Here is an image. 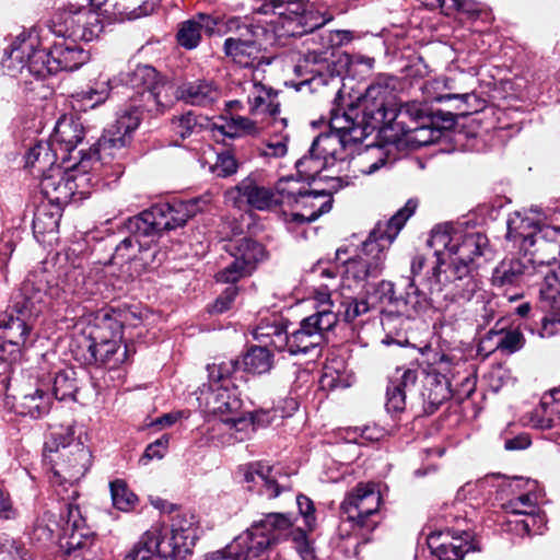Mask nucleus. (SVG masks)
Returning a JSON list of instances; mask_svg holds the SVG:
<instances>
[{
    "instance_id": "nucleus-37",
    "label": "nucleus",
    "mask_w": 560,
    "mask_h": 560,
    "mask_svg": "<svg viewBox=\"0 0 560 560\" xmlns=\"http://www.w3.org/2000/svg\"><path fill=\"white\" fill-rule=\"evenodd\" d=\"M224 248L231 258L244 262L245 266H248L253 270L256 269L257 264L265 257L264 246L257 241L246 236L230 240L224 245Z\"/></svg>"
},
{
    "instance_id": "nucleus-10",
    "label": "nucleus",
    "mask_w": 560,
    "mask_h": 560,
    "mask_svg": "<svg viewBox=\"0 0 560 560\" xmlns=\"http://www.w3.org/2000/svg\"><path fill=\"white\" fill-rule=\"evenodd\" d=\"M308 186L293 176H287L277 182L276 189L280 206L290 209L289 214L284 212L287 221L299 224L310 223L330 211L331 195L325 189L311 190Z\"/></svg>"
},
{
    "instance_id": "nucleus-11",
    "label": "nucleus",
    "mask_w": 560,
    "mask_h": 560,
    "mask_svg": "<svg viewBox=\"0 0 560 560\" xmlns=\"http://www.w3.org/2000/svg\"><path fill=\"white\" fill-rule=\"evenodd\" d=\"M55 491L65 502V511L60 514V549L69 556L74 555L88 560V555L94 553L96 536L86 525L80 506L75 503L79 491L77 488H57Z\"/></svg>"
},
{
    "instance_id": "nucleus-8",
    "label": "nucleus",
    "mask_w": 560,
    "mask_h": 560,
    "mask_svg": "<svg viewBox=\"0 0 560 560\" xmlns=\"http://www.w3.org/2000/svg\"><path fill=\"white\" fill-rule=\"evenodd\" d=\"M417 203L408 200L385 224L378 222L362 243L360 254L345 262L347 279L366 281L381 275L386 257V248L394 242L406 221L413 214Z\"/></svg>"
},
{
    "instance_id": "nucleus-42",
    "label": "nucleus",
    "mask_w": 560,
    "mask_h": 560,
    "mask_svg": "<svg viewBox=\"0 0 560 560\" xmlns=\"http://www.w3.org/2000/svg\"><path fill=\"white\" fill-rule=\"evenodd\" d=\"M535 252L542 256V259H556L560 255V226L539 225L534 238Z\"/></svg>"
},
{
    "instance_id": "nucleus-49",
    "label": "nucleus",
    "mask_w": 560,
    "mask_h": 560,
    "mask_svg": "<svg viewBox=\"0 0 560 560\" xmlns=\"http://www.w3.org/2000/svg\"><path fill=\"white\" fill-rule=\"evenodd\" d=\"M108 95V81H98L86 90L75 92L72 97L78 104L79 108L85 110L88 108H95L100 104H103L107 100Z\"/></svg>"
},
{
    "instance_id": "nucleus-34",
    "label": "nucleus",
    "mask_w": 560,
    "mask_h": 560,
    "mask_svg": "<svg viewBox=\"0 0 560 560\" xmlns=\"http://www.w3.org/2000/svg\"><path fill=\"white\" fill-rule=\"evenodd\" d=\"M57 148L50 142L39 141L25 155V167L31 170L34 176L43 177L51 172L52 167H61L57 164Z\"/></svg>"
},
{
    "instance_id": "nucleus-43",
    "label": "nucleus",
    "mask_w": 560,
    "mask_h": 560,
    "mask_svg": "<svg viewBox=\"0 0 560 560\" xmlns=\"http://www.w3.org/2000/svg\"><path fill=\"white\" fill-rule=\"evenodd\" d=\"M62 206L50 202L40 203L33 218V231L35 234L55 233L61 219Z\"/></svg>"
},
{
    "instance_id": "nucleus-40",
    "label": "nucleus",
    "mask_w": 560,
    "mask_h": 560,
    "mask_svg": "<svg viewBox=\"0 0 560 560\" xmlns=\"http://www.w3.org/2000/svg\"><path fill=\"white\" fill-rule=\"evenodd\" d=\"M538 226L539 224L533 219L515 212L508 220L506 237L512 241H520L522 247L528 249V247L535 246L534 238H536Z\"/></svg>"
},
{
    "instance_id": "nucleus-33",
    "label": "nucleus",
    "mask_w": 560,
    "mask_h": 560,
    "mask_svg": "<svg viewBox=\"0 0 560 560\" xmlns=\"http://www.w3.org/2000/svg\"><path fill=\"white\" fill-rule=\"evenodd\" d=\"M84 138V127L79 119L63 116L58 119L54 133L51 136V144L59 147L65 153L73 151Z\"/></svg>"
},
{
    "instance_id": "nucleus-58",
    "label": "nucleus",
    "mask_w": 560,
    "mask_h": 560,
    "mask_svg": "<svg viewBox=\"0 0 560 560\" xmlns=\"http://www.w3.org/2000/svg\"><path fill=\"white\" fill-rule=\"evenodd\" d=\"M289 135L280 131L271 136L264 147L260 149V154L266 158H282L288 152Z\"/></svg>"
},
{
    "instance_id": "nucleus-27",
    "label": "nucleus",
    "mask_w": 560,
    "mask_h": 560,
    "mask_svg": "<svg viewBox=\"0 0 560 560\" xmlns=\"http://www.w3.org/2000/svg\"><path fill=\"white\" fill-rule=\"evenodd\" d=\"M248 110L253 116L267 114L275 126L287 127V118H279L278 93L261 83H252L247 94Z\"/></svg>"
},
{
    "instance_id": "nucleus-17",
    "label": "nucleus",
    "mask_w": 560,
    "mask_h": 560,
    "mask_svg": "<svg viewBox=\"0 0 560 560\" xmlns=\"http://www.w3.org/2000/svg\"><path fill=\"white\" fill-rule=\"evenodd\" d=\"M336 326V317L331 313L315 312L304 318L300 328L291 335L287 332L285 350L291 354H306L316 349L324 340V334Z\"/></svg>"
},
{
    "instance_id": "nucleus-5",
    "label": "nucleus",
    "mask_w": 560,
    "mask_h": 560,
    "mask_svg": "<svg viewBox=\"0 0 560 560\" xmlns=\"http://www.w3.org/2000/svg\"><path fill=\"white\" fill-rule=\"evenodd\" d=\"M72 425L54 429L44 443L43 464L55 489L75 488L92 464V454Z\"/></svg>"
},
{
    "instance_id": "nucleus-30",
    "label": "nucleus",
    "mask_w": 560,
    "mask_h": 560,
    "mask_svg": "<svg viewBox=\"0 0 560 560\" xmlns=\"http://www.w3.org/2000/svg\"><path fill=\"white\" fill-rule=\"evenodd\" d=\"M173 96L174 102L183 101L192 106H209L219 100L220 92L212 81L198 79L178 86L173 85Z\"/></svg>"
},
{
    "instance_id": "nucleus-39",
    "label": "nucleus",
    "mask_w": 560,
    "mask_h": 560,
    "mask_svg": "<svg viewBox=\"0 0 560 560\" xmlns=\"http://www.w3.org/2000/svg\"><path fill=\"white\" fill-rule=\"evenodd\" d=\"M423 395V408L428 415L434 413L439 407L452 396L448 380L444 375H429Z\"/></svg>"
},
{
    "instance_id": "nucleus-3",
    "label": "nucleus",
    "mask_w": 560,
    "mask_h": 560,
    "mask_svg": "<svg viewBox=\"0 0 560 560\" xmlns=\"http://www.w3.org/2000/svg\"><path fill=\"white\" fill-rule=\"evenodd\" d=\"M207 200L194 198L189 200H173L171 202L156 203L138 215L129 218L125 225L130 233L120 241L112 256L114 264L127 266V271L133 269L139 250L140 238L155 241L164 231L182 228L197 213L203 211Z\"/></svg>"
},
{
    "instance_id": "nucleus-50",
    "label": "nucleus",
    "mask_w": 560,
    "mask_h": 560,
    "mask_svg": "<svg viewBox=\"0 0 560 560\" xmlns=\"http://www.w3.org/2000/svg\"><path fill=\"white\" fill-rule=\"evenodd\" d=\"M272 354L267 347H252L243 358L244 370L253 374H264L272 368Z\"/></svg>"
},
{
    "instance_id": "nucleus-18",
    "label": "nucleus",
    "mask_w": 560,
    "mask_h": 560,
    "mask_svg": "<svg viewBox=\"0 0 560 560\" xmlns=\"http://www.w3.org/2000/svg\"><path fill=\"white\" fill-rule=\"evenodd\" d=\"M427 544L439 560H464L468 552L479 550L472 534L467 529L431 533Z\"/></svg>"
},
{
    "instance_id": "nucleus-59",
    "label": "nucleus",
    "mask_w": 560,
    "mask_h": 560,
    "mask_svg": "<svg viewBox=\"0 0 560 560\" xmlns=\"http://www.w3.org/2000/svg\"><path fill=\"white\" fill-rule=\"evenodd\" d=\"M168 444V434H163L161 438L150 443L145 447L143 455L139 459V463L141 465H148L152 459H162L167 452Z\"/></svg>"
},
{
    "instance_id": "nucleus-13",
    "label": "nucleus",
    "mask_w": 560,
    "mask_h": 560,
    "mask_svg": "<svg viewBox=\"0 0 560 560\" xmlns=\"http://www.w3.org/2000/svg\"><path fill=\"white\" fill-rule=\"evenodd\" d=\"M226 28L233 35L226 37L223 43L225 57L243 68L259 63L262 57L261 38L267 34V28L246 23L236 16L226 21Z\"/></svg>"
},
{
    "instance_id": "nucleus-46",
    "label": "nucleus",
    "mask_w": 560,
    "mask_h": 560,
    "mask_svg": "<svg viewBox=\"0 0 560 560\" xmlns=\"http://www.w3.org/2000/svg\"><path fill=\"white\" fill-rule=\"evenodd\" d=\"M339 300L335 308L337 323L343 320L351 323L358 317L366 314L370 310V303L366 298L338 295Z\"/></svg>"
},
{
    "instance_id": "nucleus-52",
    "label": "nucleus",
    "mask_w": 560,
    "mask_h": 560,
    "mask_svg": "<svg viewBox=\"0 0 560 560\" xmlns=\"http://www.w3.org/2000/svg\"><path fill=\"white\" fill-rule=\"evenodd\" d=\"M110 497L114 508L121 512H130L138 504V497L129 489L124 479L109 482Z\"/></svg>"
},
{
    "instance_id": "nucleus-45",
    "label": "nucleus",
    "mask_w": 560,
    "mask_h": 560,
    "mask_svg": "<svg viewBox=\"0 0 560 560\" xmlns=\"http://www.w3.org/2000/svg\"><path fill=\"white\" fill-rule=\"evenodd\" d=\"M295 167L299 175L298 179L310 185L323 170L331 167V165L317 151H313V147H311L308 153L296 161Z\"/></svg>"
},
{
    "instance_id": "nucleus-1",
    "label": "nucleus",
    "mask_w": 560,
    "mask_h": 560,
    "mask_svg": "<svg viewBox=\"0 0 560 560\" xmlns=\"http://www.w3.org/2000/svg\"><path fill=\"white\" fill-rule=\"evenodd\" d=\"M254 13L277 15L275 21L282 35L301 37L308 34L303 55L304 67L312 74L308 82L313 85L332 84L336 89L334 106L330 109L327 133L317 136L312 145L331 166L345 160L343 152L350 144L362 142L375 130L399 128L409 135L424 128L418 120L422 118L417 106L405 105L398 110L394 107V90L388 81L378 78L371 83L358 106H349L340 114L337 102L341 98V79L334 61L336 45L342 44V37L349 38V32L327 31L320 27L318 19L306 10L305 0H252Z\"/></svg>"
},
{
    "instance_id": "nucleus-35",
    "label": "nucleus",
    "mask_w": 560,
    "mask_h": 560,
    "mask_svg": "<svg viewBox=\"0 0 560 560\" xmlns=\"http://www.w3.org/2000/svg\"><path fill=\"white\" fill-rule=\"evenodd\" d=\"M421 285L427 290L420 289L413 279H409L404 295H400L397 300V307H400L401 312L407 316H411V313L419 314L425 312L432 307V296L439 292H431L424 285V279L421 281Z\"/></svg>"
},
{
    "instance_id": "nucleus-26",
    "label": "nucleus",
    "mask_w": 560,
    "mask_h": 560,
    "mask_svg": "<svg viewBox=\"0 0 560 560\" xmlns=\"http://www.w3.org/2000/svg\"><path fill=\"white\" fill-rule=\"evenodd\" d=\"M418 380V371L412 368L397 369L389 378L386 388L385 408L389 413H400L406 408L407 394L412 390Z\"/></svg>"
},
{
    "instance_id": "nucleus-29",
    "label": "nucleus",
    "mask_w": 560,
    "mask_h": 560,
    "mask_svg": "<svg viewBox=\"0 0 560 560\" xmlns=\"http://www.w3.org/2000/svg\"><path fill=\"white\" fill-rule=\"evenodd\" d=\"M50 380H37L35 387L26 390L18 400L16 409L22 416L34 419L46 416L51 408Z\"/></svg>"
},
{
    "instance_id": "nucleus-15",
    "label": "nucleus",
    "mask_w": 560,
    "mask_h": 560,
    "mask_svg": "<svg viewBox=\"0 0 560 560\" xmlns=\"http://www.w3.org/2000/svg\"><path fill=\"white\" fill-rule=\"evenodd\" d=\"M102 10L90 8L78 11H63L56 16L52 32L58 37H68L73 42H92L104 32L105 20Z\"/></svg>"
},
{
    "instance_id": "nucleus-47",
    "label": "nucleus",
    "mask_w": 560,
    "mask_h": 560,
    "mask_svg": "<svg viewBox=\"0 0 560 560\" xmlns=\"http://www.w3.org/2000/svg\"><path fill=\"white\" fill-rule=\"evenodd\" d=\"M505 508L513 516H528L533 523L542 522V517L537 513V494L532 491V488L511 499Z\"/></svg>"
},
{
    "instance_id": "nucleus-63",
    "label": "nucleus",
    "mask_w": 560,
    "mask_h": 560,
    "mask_svg": "<svg viewBox=\"0 0 560 560\" xmlns=\"http://www.w3.org/2000/svg\"><path fill=\"white\" fill-rule=\"evenodd\" d=\"M18 516V510L13 506L9 491L0 485V518L14 520Z\"/></svg>"
},
{
    "instance_id": "nucleus-28",
    "label": "nucleus",
    "mask_w": 560,
    "mask_h": 560,
    "mask_svg": "<svg viewBox=\"0 0 560 560\" xmlns=\"http://www.w3.org/2000/svg\"><path fill=\"white\" fill-rule=\"evenodd\" d=\"M218 25V19L208 13H197L178 25L176 39L179 46L191 50L198 47L202 35L211 36Z\"/></svg>"
},
{
    "instance_id": "nucleus-25",
    "label": "nucleus",
    "mask_w": 560,
    "mask_h": 560,
    "mask_svg": "<svg viewBox=\"0 0 560 560\" xmlns=\"http://www.w3.org/2000/svg\"><path fill=\"white\" fill-rule=\"evenodd\" d=\"M205 404L206 410L218 416L224 423V418L238 415L242 409V400L226 386L212 387L208 385L201 389L198 398Z\"/></svg>"
},
{
    "instance_id": "nucleus-60",
    "label": "nucleus",
    "mask_w": 560,
    "mask_h": 560,
    "mask_svg": "<svg viewBox=\"0 0 560 560\" xmlns=\"http://www.w3.org/2000/svg\"><path fill=\"white\" fill-rule=\"evenodd\" d=\"M0 560H28V551L22 542L4 539L0 544Z\"/></svg>"
},
{
    "instance_id": "nucleus-32",
    "label": "nucleus",
    "mask_w": 560,
    "mask_h": 560,
    "mask_svg": "<svg viewBox=\"0 0 560 560\" xmlns=\"http://www.w3.org/2000/svg\"><path fill=\"white\" fill-rule=\"evenodd\" d=\"M90 2L102 10L108 22L133 20L149 12L145 0H90Z\"/></svg>"
},
{
    "instance_id": "nucleus-38",
    "label": "nucleus",
    "mask_w": 560,
    "mask_h": 560,
    "mask_svg": "<svg viewBox=\"0 0 560 560\" xmlns=\"http://www.w3.org/2000/svg\"><path fill=\"white\" fill-rule=\"evenodd\" d=\"M536 280L542 279L539 293L547 306L560 311V266L556 269H549L545 259L537 261Z\"/></svg>"
},
{
    "instance_id": "nucleus-20",
    "label": "nucleus",
    "mask_w": 560,
    "mask_h": 560,
    "mask_svg": "<svg viewBox=\"0 0 560 560\" xmlns=\"http://www.w3.org/2000/svg\"><path fill=\"white\" fill-rule=\"evenodd\" d=\"M459 229H455L452 224H439L430 234L428 246L434 249L435 260L432 262L428 276L424 279V285L431 292H442V270L441 266L444 264L442 255L447 252L453 254L455 248L456 237Z\"/></svg>"
},
{
    "instance_id": "nucleus-19",
    "label": "nucleus",
    "mask_w": 560,
    "mask_h": 560,
    "mask_svg": "<svg viewBox=\"0 0 560 560\" xmlns=\"http://www.w3.org/2000/svg\"><path fill=\"white\" fill-rule=\"evenodd\" d=\"M244 481L248 485L259 486V493L268 499H276L283 493H292L293 487L290 477L281 472L280 468L261 462L252 463L243 468ZM252 489V486H248Z\"/></svg>"
},
{
    "instance_id": "nucleus-31",
    "label": "nucleus",
    "mask_w": 560,
    "mask_h": 560,
    "mask_svg": "<svg viewBox=\"0 0 560 560\" xmlns=\"http://www.w3.org/2000/svg\"><path fill=\"white\" fill-rule=\"evenodd\" d=\"M487 252H489V241L483 233L458 230L452 254L455 258L452 264L470 266L476 257L483 256Z\"/></svg>"
},
{
    "instance_id": "nucleus-55",
    "label": "nucleus",
    "mask_w": 560,
    "mask_h": 560,
    "mask_svg": "<svg viewBox=\"0 0 560 560\" xmlns=\"http://www.w3.org/2000/svg\"><path fill=\"white\" fill-rule=\"evenodd\" d=\"M386 154L381 145L368 147L364 153L359 154L355 164L362 174L371 175L386 164Z\"/></svg>"
},
{
    "instance_id": "nucleus-23",
    "label": "nucleus",
    "mask_w": 560,
    "mask_h": 560,
    "mask_svg": "<svg viewBox=\"0 0 560 560\" xmlns=\"http://www.w3.org/2000/svg\"><path fill=\"white\" fill-rule=\"evenodd\" d=\"M198 521L194 513H177L172 518L171 537L165 535V545L170 546L176 560H188L198 539Z\"/></svg>"
},
{
    "instance_id": "nucleus-61",
    "label": "nucleus",
    "mask_w": 560,
    "mask_h": 560,
    "mask_svg": "<svg viewBox=\"0 0 560 560\" xmlns=\"http://www.w3.org/2000/svg\"><path fill=\"white\" fill-rule=\"evenodd\" d=\"M238 167L237 161L230 152L218 154L217 162L213 165V172L218 177H229L236 173Z\"/></svg>"
},
{
    "instance_id": "nucleus-64",
    "label": "nucleus",
    "mask_w": 560,
    "mask_h": 560,
    "mask_svg": "<svg viewBox=\"0 0 560 560\" xmlns=\"http://www.w3.org/2000/svg\"><path fill=\"white\" fill-rule=\"evenodd\" d=\"M32 535L36 541L46 544L54 539L55 529L42 518L35 523Z\"/></svg>"
},
{
    "instance_id": "nucleus-6",
    "label": "nucleus",
    "mask_w": 560,
    "mask_h": 560,
    "mask_svg": "<svg viewBox=\"0 0 560 560\" xmlns=\"http://www.w3.org/2000/svg\"><path fill=\"white\" fill-rule=\"evenodd\" d=\"M140 121L138 108L124 110L115 124L105 129L91 152L82 155L81 159L89 161L88 170L95 175V183L101 178L118 179L124 174L128 145Z\"/></svg>"
},
{
    "instance_id": "nucleus-22",
    "label": "nucleus",
    "mask_w": 560,
    "mask_h": 560,
    "mask_svg": "<svg viewBox=\"0 0 560 560\" xmlns=\"http://www.w3.org/2000/svg\"><path fill=\"white\" fill-rule=\"evenodd\" d=\"M225 200L236 208H242L245 202L249 207L264 211L275 206H280L277 189L259 186L254 178L246 177L235 187L225 191Z\"/></svg>"
},
{
    "instance_id": "nucleus-36",
    "label": "nucleus",
    "mask_w": 560,
    "mask_h": 560,
    "mask_svg": "<svg viewBox=\"0 0 560 560\" xmlns=\"http://www.w3.org/2000/svg\"><path fill=\"white\" fill-rule=\"evenodd\" d=\"M255 340L264 347H273L278 351L285 350L287 330L283 320L272 316L264 318L253 330Z\"/></svg>"
},
{
    "instance_id": "nucleus-24",
    "label": "nucleus",
    "mask_w": 560,
    "mask_h": 560,
    "mask_svg": "<svg viewBox=\"0 0 560 560\" xmlns=\"http://www.w3.org/2000/svg\"><path fill=\"white\" fill-rule=\"evenodd\" d=\"M443 273L442 291L446 290V295H452L453 300L470 301L479 289L472 269L468 265L451 264Z\"/></svg>"
},
{
    "instance_id": "nucleus-53",
    "label": "nucleus",
    "mask_w": 560,
    "mask_h": 560,
    "mask_svg": "<svg viewBox=\"0 0 560 560\" xmlns=\"http://www.w3.org/2000/svg\"><path fill=\"white\" fill-rule=\"evenodd\" d=\"M488 338L494 340L495 349L503 353H514L521 350L525 343V338L518 329H510L500 331L491 329Z\"/></svg>"
},
{
    "instance_id": "nucleus-54",
    "label": "nucleus",
    "mask_w": 560,
    "mask_h": 560,
    "mask_svg": "<svg viewBox=\"0 0 560 560\" xmlns=\"http://www.w3.org/2000/svg\"><path fill=\"white\" fill-rule=\"evenodd\" d=\"M203 117L197 116L191 110L172 119V130L180 139H187L203 130Z\"/></svg>"
},
{
    "instance_id": "nucleus-9",
    "label": "nucleus",
    "mask_w": 560,
    "mask_h": 560,
    "mask_svg": "<svg viewBox=\"0 0 560 560\" xmlns=\"http://www.w3.org/2000/svg\"><path fill=\"white\" fill-rule=\"evenodd\" d=\"M124 82L135 91L126 110L138 108L141 118L144 112L163 114L174 104L173 83L149 65H137L125 74Z\"/></svg>"
},
{
    "instance_id": "nucleus-56",
    "label": "nucleus",
    "mask_w": 560,
    "mask_h": 560,
    "mask_svg": "<svg viewBox=\"0 0 560 560\" xmlns=\"http://www.w3.org/2000/svg\"><path fill=\"white\" fill-rule=\"evenodd\" d=\"M295 502H296V505H298V509H299V514L303 517L304 520V524H305V528H301V527H294V524H292V527H291V530H294V529H301L304 532L305 534V539L308 544V546H311L308 539H307V534L306 532H312L314 530L315 526H316V516H315V506H314V502L306 495L304 494H298L295 497ZM287 515H290L293 523H295V517L293 516V514L291 513H285ZM311 550H312V553H314V550L312 547H310ZM313 557L315 558V555H313Z\"/></svg>"
},
{
    "instance_id": "nucleus-51",
    "label": "nucleus",
    "mask_w": 560,
    "mask_h": 560,
    "mask_svg": "<svg viewBox=\"0 0 560 560\" xmlns=\"http://www.w3.org/2000/svg\"><path fill=\"white\" fill-rule=\"evenodd\" d=\"M153 242L154 241L151 238L143 243L140 242L135 266L130 271L131 279L139 277L147 269L153 268L161 264L162 258L159 257L160 252L158 250L156 246L152 244Z\"/></svg>"
},
{
    "instance_id": "nucleus-57",
    "label": "nucleus",
    "mask_w": 560,
    "mask_h": 560,
    "mask_svg": "<svg viewBox=\"0 0 560 560\" xmlns=\"http://www.w3.org/2000/svg\"><path fill=\"white\" fill-rule=\"evenodd\" d=\"M253 271L254 270L248 266H245L244 262L232 258V261L229 262L221 271H219L215 278L218 282L233 284L238 280L250 276Z\"/></svg>"
},
{
    "instance_id": "nucleus-12",
    "label": "nucleus",
    "mask_w": 560,
    "mask_h": 560,
    "mask_svg": "<svg viewBox=\"0 0 560 560\" xmlns=\"http://www.w3.org/2000/svg\"><path fill=\"white\" fill-rule=\"evenodd\" d=\"M88 160L81 159L71 168L52 167L40 178L39 188L47 202L67 206L75 194L84 195V188L96 185L95 175L88 170Z\"/></svg>"
},
{
    "instance_id": "nucleus-16",
    "label": "nucleus",
    "mask_w": 560,
    "mask_h": 560,
    "mask_svg": "<svg viewBox=\"0 0 560 560\" xmlns=\"http://www.w3.org/2000/svg\"><path fill=\"white\" fill-rule=\"evenodd\" d=\"M79 347L85 350L82 355L86 364L115 369L128 359V347L115 338H107L100 326L92 327L88 336L79 341Z\"/></svg>"
},
{
    "instance_id": "nucleus-41",
    "label": "nucleus",
    "mask_w": 560,
    "mask_h": 560,
    "mask_svg": "<svg viewBox=\"0 0 560 560\" xmlns=\"http://www.w3.org/2000/svg\"><path fill=\"white\" fill-rule=\"evenodd\" d=\"M553 416L560 418V389L542 396L539 407L532 413V425L541 430L550 429L553 425Z\"/></svg>"
},
{
    "instance_id": "nucleus-21",
    "label": "nucleus",
    "mask_w": 560,
    "mask_h": 560,
    "mask_svg": "<svg viewBox=\"0 0 560 560\" xmlns=\"http://www.w3.org/2000/svg\"><path fill=\"white\" fill-rule=\"evenodd\" d=\"M537 260L528 255L502 260L492 272V284L506 291L524 282L536 283Z\"/></svg>"
},
{
    "instance_id": "nucleus-2",
    "label": "nucleus",
    "mask_w": 560,
    "mask_h": 560,
    "mask_svg": "<svg viewBox=\"0 0 560 560\" xmlns=\"http://www.w3.org/2000/svg\"><path fill=\"white\" fill-rule=\"evenodd\" d=\"M39 47L37 34L19 35L5 50L2 68L12 77L26 72L44 80L59 71L77 70L90 59L89 51L68 37H59L48 50Z\"/></svg>"
},
{
    "instance_id": "nucleus-4",
    "label": "nucleus",
    "mask_w": 560,
    "mask_h": 560,
    "mask_svg": "<svg viewBox=\"0 0 560 560\" xmlns=\"http://www.w3.org/2000/svg\"><path fill=\"white\" fill-rule=\"evenodd\" d=\"M290 515L272 512L255 521L225 548L211 552L203 560H264L269 548L291 538L302 560H314L312 550L301 529L291 530Z\"/></svg>"
},
{
    "instance_id": "nucleus-48",
    "label": "nucleus",
    "mask_w": 560,
    "mask_h": 560,
    "mask_svg": "<svg viewBox=\"0 0 560 560\" xmlns=\"http://www.w3.org/2000/svg\"><path fill=\"white\" fill-rule=\"evenodd\" d=\"M425 91L431 100L436 102L451 100H460L466 102L469 97L468 93L457 91L454 86V80L447 77H440L429 81L425 85Z\"/></svg>"
},
{
    "instance_id": "nucleus-62",
    "label": "nucleus",
    "mask_w": 560,
    "mask_h": 560,
    "mask_svg": "<svg viewBox=\"0 0 560 560\" xmlns=\"http://www.w3.org/2000/svg\"><path fill=\"white\" fill-rule=\"evenodd\" d=\"M238 293V289L235 285L228 287L221 295L215 300L212 311L215 313H223L231 308L236 295Z\"/></svg>"
},
{
    "instance_id": "nucleus-7",
    "label": "nucleus",
    "mask_w": 560,
    "mask_h": 560,
    "mask_svg": "<svg viewBox=\"0 0 560 560\" xmlns=\"http://www.w3.org/2000/svg\"><path fill=\"white\" fill-rule=\"evenodd\" d=\"M48 294L59 298L42 276L30 275L13 304L0 314V337L13 346H24L37 317L47 307Z\"/></svg>"
},
{
    "instance_id": "nucleus-14",
    "label": "nucleus",
    "mask_w": 560,
    "mask_h": 560,
    "mask_svg": "<svg viewBox=\"0 0 560 560\" xmlns=\"http://www.w3.org/2000/svg\"><path fill=\"white\" fill-rule=\"evenodd\" d=\"M382 497L374 483H359L340 504L342 515L353 529L370 533L378 525Z\"/></svg>"
},
{
    "instance_id": "nucleus-44",
    "label": "nucleus",
    "mask_w": 560,
    "mask_h": 560,
    "mask_svg": "<svg viewBox=\"0 0 560 560\" xmlns=\"http://www.w3.org/2000/svg\"><path fill=\"white\" fill-rule=\"evenodd\" d=\"M46 380H50L51 397L58 400L74 399L79 386L72 369L61 370L54 377L48 376Z\"/></svg>"
}]
</instances>
